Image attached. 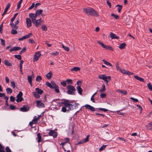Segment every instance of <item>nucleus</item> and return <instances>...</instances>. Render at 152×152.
<instances>
[{"label": "nucleus", "instance_id": "obj_42", "mask_svg": "<svg viewBox=\"0 0 152 152\" xmlns=\"http://www.w3.org/2000/svg\"><path fill=\"white\" fill-rule=\"evenodd\" d=\"M14 56L16 58L20 60H21V56L20 55H14Z\"/></svg>", "mask_w": 152, "mask_h": 152}, {"label": "nucleus", "instance_id": "obj_29", "mask_svg": "<svg viewBox=\"0 0 152 152\" xmlns=\"http://www.w3.org/2000/svg\"><path fill=\"white\" fill-rule=\"evenodd\" d=\"M33 76V75H32L31 76L29 75L28 76V82L31 84V86H32V77Z\"/></svg>", "mask_w": 152, "mask_h": 152}, {"label": "nucleus", "instance_id": "obj_61", "mask_svg": "<svg viewBox=\"0 0 152 152\" xmlns=\"http://www.w3.org/2000/svg\"><path fill=\"white\" fill-rule=\"evenodd\" d=\"M99 109L100 110H102L104 112H107L108 111V110L105 109V108H99Z\"/></svg>", "mask_w": 152, "mask_h": 152}, {"label": "nucleus", "instance_id": "obj_51", "mask_svg": "<svg viewBox=\"0 0 152 152\" xmlns=\"http://www.w3.org/2000/svg\"><path fill=\"white\" fill-rule=\"evenodd\" d=\"M0 152H5L4 147L1 144H0Z\"/></svg>", "mask_w": 152, "mask_h": 152}, {"label": "nucleus", "instance_id": "obj_11", "mask_svg": "<svg viewBox=\"0 0 152 152\" xmlns=\"http://www.w3.org/2000/svg\"><path fill=\"white\" fill-rule=\"evenodd\" d=\"M39 119V116L38 117H36V116H35L34 118L31 122L29 123V125L32 126L33 124H36L37 123V121Z\"/></svg>", "mask_w": 152, "mask_h": 152}, {"label": "nucleus", "instance_id": "obj_53", "mask_svg": "<svg viewBox=\"0 0 152 152\" xmlns=\"http://www.w3.org/2000/svg\"><path fill=\"white\" fill-rule=\"evenodd\" d=\"M66 107H65V106H64V107H63L62 108L61 110L63 112H66L67 110L66 109Z\"/></svg>", "mask_w": 152, "mask_h": 152}, {"label": "nucleus", "instance_id": "obj_55", "mask_svg": "<svg viewBox=\"0 0 152 152\" xmlns=\"http://www.w3.org/2000/svg\"><path fill=\"white\" fill-rule=\"evenodd\" d=\"M10 101L12 102H14L15 101V99L14 97L11 96L10 97Z\"/></svg>", "mask_w": 152, "mask_h": 152}, {"label": "nucleus", "instance_id": "obj_62", "mask_svg": "<svg viewBox=\"0 0 152 152\" xmlns=\"http://www.w3.org/2000/svg\"><path fill=\"white\" fill-rule=\"evenodd\" d=\"M10 108L11 110H13L15 109V107L12 105H10Z\"/></svg>", "mask_w": 152, "mask_h": 152}, {"label": "nucleus", "instance_id": "obj_3", "mask_svg": "<svg viewBox=\"0 0 152 152\" xmlns=\"http://www.w3.org/2000/svg\"><path fill=\"white\" fill-rule=\"evenodd\" d=\"M67 88L68 90L67 91L68 94L72 95L75 94L74 92L76 91V89L74 86L71 85H68Z\"/></svg>", "mask_w": 152, "mask_h": 152}, {"label": "nucleus", "instance_id": "obj_57", "mask_svg": "<svg viewBox=\"0 0 152 152\" xmlns=\"http://www.w3.org/2000/svg\"><path fill=\"white\" fill-rule=\"evenodd\" d=\"M11 86L13 88H14L15 87V84L14 82L12 81L11 82Z\"/></svg>", "mask_w": 152, "mask_h": 152}, {"label": "nucleus", "instance_id": "obj_54", "mask_svg": "<svg viewBox=\"0 0 152 152\" xmlns=\"http://www.w3.org/2000/svg\"><path fill=\"white\" fill-rule=\"evenodd\" d=\"M106 146H107V145H103L99 148V151H102V150H104Z\"/></svg>", "mask_w": 152, "mask_h": 152}, {"label": "nucleus", "instance_id": "obj_49", "mask_svg": "<svg viewBox=\"0 0 152 152\" xmlns=\"http://www.w3.org/2000/svg\"><path fill=\"white\" fill-rule=\"evenodd\" d=\"M97 94L96 92L93 95L91 96V101H92V102H95L94 99V96Z\"/></svg>", "mask_w": 152, "mask_h": 152}, {"label": "nucleus", "instance_id": "obj_35", "mask_svg": "<svg viewBox=\"0 0 152 152\" xmlns=\"http://www.w3.org/2000/svg\"><path fill=\"white\" fill-rule=\"evenodd\" d=\"M10 3H8L7 5H6V7L5 8L4 10V12L6 13L8 10V9L10 8Z\"/></svg>", "mask_w": 152, "mask_h": 152}, {"label": "nucleus", "instance_id": "obj_23", "mask_svg": "<svg viewBox=\"0 0 152 152\" xmlns=\"http://www.w3.org/2000/svg\"><path fill=\"white\" fill-rule=\"evenodd\" d=\"M52 72L51 71H50L46 75V77L47 79L49 80L53 76Z\"/></svg>", "mask_w": 152, "mask_h": 152}, {"label": "nucleus", "instance_id": "obj_9", "mask_svg": "<svg viewBox=\"0 0 152 152\" xmlns=\"http://www.w3.org/2000/svg\"><path fill=\"white\" fill-rule=\"evenodd\" d=\"M41 55V54L40 51L36 52L34 56L33 61L35 62L38 60Z\"/></svg>", "mask_w": 152, "mask_h": 152}, {"label": "nucleus", "instance_id": "obj_31", "mask_svg": "<svg viewBox=\"0 0 152 152\" xmlns=\"http://www.w3.org/2000/svg\"><path fill=\"white\" fill-rule=\"evenodd\" d=\"M46 85L47 86L50 88L52 89L53 88V85H52L51 83H50L47 82L46 83Z\"/></svg>", "mask_w": 152, "mask_h": 152}, {"label": "nucleus", "instance_id": "obj_6", "mask_svg": "<svg viewBox=\"0 0 152 152\" xmlns=\"http://www.w3.org/2000/svg\"><path fill=\"white\" fill-rule=\"evenodd\" d=\"M97 42L100 45H101L103 48L105 49L106 50H110L111 51H113V49L112 47L110 45H104L102 42L98 41Z\"/></svg>", "mask_w": 152, "mask_h": 152}, {"label": "nucleus", "instance_id": "obj_22", "mask_svg": "<svg viewBox=\"0 0 152 152\" xmlns=\"http://www.w3.org/2000/svg\"><path fill=\"white\" fill-rule=\"evenodd\" d=\"M134 77L135 79L138 80L141 82H144V80L141 77H140L139 76L136 75L134 76Z\"/></svg>", "mask_w": 152, "mask_h": 152}, {"label": "nucleus", "instance_id": "obj_50", "mask_svg": "<svg viewBox=\"0 0 152 152\" xmlns=\"http://www.w3.org/2000/svg\"><path fill=\"white\" fill-rule=\"evenodd\" d=\"M4 98L6 100V103H5L6 105L7 106H8L9 104H8L7 100H8V99H9V97L8 96H4Z\"/></svg>", "mask_w": 152, "mask_h": 152}, {"label": "nucleus", "instance_id": "obj_25", "mask_svg": "<svg viewBox=\"0 0 152 152\" xmlns=\"http://www.w3.org/2000/svg\"><path fill=\"white\" fill-rule=\"evenodd\" d=\"M42 12L43 10L41 9H39L37 10L36 11L35 13L37 16H39L40 14L42 16Z\"/></svg>", "mask_w": 152, "mask_h": 152}, {"label": "nucleus", "instance_id": "obj_14", "mask_svg": "<svg viewBox=\"0 0 152 152\" xmlns=\"http://www.w3.org/2000/svg\"><path fill=\"white\" fill-rule=\"evenodd\" d=\"M110 37L111 39H118L119 38V37L117 36L116 35L112 32H110L109 34Z\"/></svg>", "mask_w": 152, "mask_h": 152}, {"label": "nucleus", "instance_id": "obj_40", "mask_svg": "<svg viewBox=\"0 0 152 152\" xmlns=\"http://www.w3.org/2000/svg\"><path fill=\"white\" fill-rule=\"evenodd\" d=\"M23 2V0H20L18 2V3L17 4V9L19 10L21 7V4Z\"/></svg>", "mask_w": 152, "mask_h": 152}, {"label": "nucleus", "instance_id": "obj_43", "mask_svg": "<svg viewBox=\"0 0 152 152\" xmlns=\"http://www.w3.org/2000/svg\"><path fill=\"white\" fill-rule=\"evenodd\" d=\"M11 33L12 34H16L17 33V31L16 30V29H13L12 30Z\"/></svg>", "mask_w": 152, "mask_h": 152}, {"label": "nucleus", "instance_id": "obj_12", "mask_svg": "<svg viewBox=\"0 0 152 152\" xmlns=\"http://www.w3.org/2000/svg\"><path fill=\"white\" fill-rule=\"evenodd\" d=\"M29 110V107L26 105H24L23 107H21L20 109V110L21 111L26 112Z\"/></svg>", "mask_w": 152, "mask_h": 152}, {"label": "nucleus", "instance_id": "obj_21", "mask_svg": "<svg viewBox=\"0 0 152 152\" xmlns=\"http://www.w3.org/2000/svg\"><path fill=\"white\" fill-rule=\"evenodd\" d=\"M126 44L124 42L121 44L118 47L121 50L124 49L126 47Z\"/></svg>", "mask_w": 152, "mask_h": 152}, {"label": "nucleus", "instance_id": "obj_48", "mask_svg": "<svg viewBox=\"0 0 152 152\" xmlns=\"http://www.w3.org/2000/svg\"><path fill=\"white\" fill-rule=\"evenodd\" d=\"M66 81L68 84H72L73 83L72 80L71 79H67Z\"/></svg>", "mask_w": 152, "mask_h": 152}, {"label": "nucleus", "instance_id": "obj_63", "mask_svg": "<svg viewBox=\"0 0 152 152\" xmlns=\"http://www.w3.org/2000/svg\"><path fill=\"white\" fill-rule=\"evenodd\" d=\"M6 152H11V150L8 147L6 148Z\"/></svg>", "mask_w": 152, "mask_h": 152}, {"label": "nucleus", "instance_id": "obj_36", "mask_svg": "<svg viewBox=\"0 0 152 152\" xmlns=\"http://www.w3.org/2000/svg\"><path fill=\"white\" fill-rule=\"evenodd\" d=\"M102 61L104 63V64L106 65H108L109 66H112V65L109 62L107 61H106V60L104 59H103Z\"/></svg>", "mask_w": 152, "mask_h": 152}, {"label": "nucleus", "instance_id": "obj_32", "mask_svg": "<svg viewBox=\"0 0 152 152\" xmlns=\"http://www.w3.org/2000/svg\"><path fill=\"white\" fill-rule=\"evenodd\" d=\"M37 139H38L37 141L39 143L41 141V136L40 134L39 133H38L37 134Z\"/></svg>", "mask_w": 152, "mask_h": 152}, {"label": "nucleus", "instance_id": "obj_34", "mask_svg": "<svg viewBox=\"0 0 152 152\" xmlns=\"http://www.w3.org/2000/svg\"><path fill=\"white\" fill-rule=\"evenodd\" d=\"M41 28L42 30L45 31H46L47 30V27L44 24L42 25V26L41 27Z\"/></svg>", "mask_w": 152, "mask_h": 152}, {"label": "nucleus", "instance_id": "obj_28", "mask_svg": "<svg viewBox=\"0 0 152 152\" xmlns=\"http://www.w3.org/2000/svg\"><path fill=\"white\" fill-rule=\"evenodd\" d=\"M77 90L79 94L80 95H81L82 94V92L83 91V89L81 88L80 86H78L77 87Z\"/></svg>", "mask_w": 152, "mask_h": 152}, {"label": "nucleus", "instance_id": "obj_38", "mask_svg": "<svg viewBox=\"0 0 152 152\" xmlns=\"http://www.w3.org/2000/svg\"><path fill=\"white\" fill-rule=\"evenodd\" d=\"M89 135H88L84 139L82 140L83 141V142L85 143L87 142H88L89 140Z\"/></svg>", "mask_w": 152, "mask_h": 152}, {"label": "nucleus", "instance_id": "obj_60", "mask_svg": "<svg viewBox=\"0 0 152 152\" xmlns=\"http://www.w3.org/2000/svg\"><path fill=\"white\" fill-rule=\"evenodd\" d=\"M0 40L1 42V45L3 46L5 45V43L4 40L2 39H1Z\"/></svg>", "mask_w": 152, "mask_h": 152}, {"label": "nucleus", "instance_id": "obj_18", "mask_svg": "<svg viewBox=\"0 0 152 152\" xmlns=\"http://www.w3.org/2000/svg\"><path fill=\"white\" fill-rule=\"evenodd\" d=\"M49 134L50 136H52L56 138L57 136V133L54 130H50L49 133Z\"/></svg>", "mask_w": 152, "mask_h": 152}, {"label": "nucleus", "instance_id": "obj_10", "mask_svg": "<svg viewBox=\"0 0 152 152\" xmlns=\"http://www.w3.org/2000/svg\"><path fill=\"white\" fill-rule=\"evenodd\" d=\"M51 83L53 85V88L54 89L56 93H59L60 92L59 87L53 81H51Z\"/></svg>", "mask_w": 152, "mask_h": 152}, {"label": "nucleus", "instance_id": "obj_27", "mask_svg": "<svg viewBox=\"0 0 152 152\" xmlns=\"http://www.w3.org/2000/svg\"><path fill=\"white\" fill-rule=\"evenodd\" d=\"M4 64L7 66H12V63H10V62L7 60H4Z\"/></svg>", "mask_w": 152, "mask_h": 152}, {"label": "nucleus", "instance_id": "obj_59", "mask_svg": "<svg viewBox=\"0 0 152 152\" xmlns=\"http://www.w3.org/2000/svg\"><path fill=\"white\" fill-rule=\"evenodd\" d=\"M100 96L102 98H104L106 96V94L104 93L101 94L100 95Z\"/></svg>", "mask_w": 152, "mask_h": 152}, {"label": "nucleus", "instance_id": "obj_44", "mask_svg": "<svg viewBox=\"0 0 152 152\" xmlns=\"http://www.w3.org/2000/svg\"><path fill=\"white\" fill-rule=\"evenodd\" d=\"M147 126L149 128V130H152V121L149 123Z\"/></svg>", "mask_w": 152, "mask_h": 152}, {"label": "nucleus", "instance_id": "obj_15", "mask_svg": "<svg viewBox=\"0 0 152 152\" xmlns=\"http://www.w3.org/2000/svg\"><path fill=\"white\" fill-rule=\"evenodd\" d=\"M26 23L27 24V28H29L31 26V21L30 18H28L26 19Z\"/></svg>", "mask_w": 152, "mask_h": 152}, {"label": "nucleus", "instance_id": "obj_20", "mask_svg": "<svg viewBox=\"0 0 152 152\" xmlns=\"http://www.w3.org/2000/svg\"><path fill=\"white\" fill-rule=\"evenodd\" d=\"M21 49V48L20 47H14L11 49H10L9 51L10 52H12L13 51H15L17 50H19Z\"/></svg>", "mask_w": 152, "mask_h": 152}, {"label": "nucleus", "instance_id": "obj_52", "mask_svg": "<svg viewBox=\"0 0 152 152\" xmlns=\"http://www.w3.org/2000/svg\"><path fill=\"white\" fill-rule=\"evenodd\" d=\"M66 81H63L61 82V84L64 87H65L66 86Z\"/></svg>", "mask_w": 152, "mask_h": 152}, {"label": "nucleus", "instance_id": "obj_46", "mask_svg": "<svg viewBox=\"0 0 152 152\" xmlns=\"http://www.w3.org/2000/svg\"><path fill=\"white\" fill-rule=\"evenodd\" d=\"M111 16L114 17L115 19H118L119 18V16L115 14L114 13L111 14Z\"/></svg>", "mask_w": 152, "mask_h": 152}, {"label": "nucleus", "instance_id": "obj_41", "mask_svg": "<svg viewBox=\"0 0 152 152\" xmlns=\"http://www.w3.org/2000/svg\"><path fill=\"white\" fill-rule=\"evenodd\" d=\"M42 80V77L41 76H37L36 78V81L37 82H40Z\"/></svg>", "mask_w": 152, "mask_h": 152}, {"label": "nucleus", "instance_id": "obj_39", "mask_svg": "<svg viewBox=\"0 0 152 152\" xmlns=\"http://www.w3.org/2000/svg\"><path fill=\"white\" fill-rule=\"evenodd\" d=\"M105 90V86L104 84H103L102 85V87L101 89L100 90V92H104Z\"/></svg>", "mask_w": 152, "mask_h": 152}, {"label": "nucleus", "instance_id": "obj_1", "mask_svg": "<svg viewBox=\"0 0 152 152\" xmlns=\"http://www.w3.org/2000/svg\"><path fill=\"white\" fill-rule=\"evenodd\" d=\"M83 12L88 15L96 17L99 16L97 12L92 8L88 7L83 8Z\"/></svg>", "mask_w": 152, "mask_h": 152}, {"label": "nucleus", "instance_id": "obj_2", "mask_svg": "<svg viewBox=\"0 0 152 152\" xmlns=\"http://www.w3.org/2000/svg\"><path fill=\"white\" fill-rule=\"evenodd\" d=\"M98 77L99 79L102 80L106 82L107 85H108V83L111 80V77L110 76H106L104 74L99 75Z\"/></svg>", "mask_w": 152, "mask_h": 152}, {"label": "nucleus", "instance_id": "obj_45", "mask_svg": "<svg viewBox=\"0 0 152 152\" xmlns=\"http://www.w3.org/2000/svg\"><path fill=\"white\" fill-rule=\"evenodd\" d=\"M62 46L64 49L66 51H68L69 50V48L68 47L65 46L63 45H62Z\"/></svg>", "mask_w": 152, "mask_h": 152}, {"label": "nucleus", "instance_id": "obj_47", "mask_svg": "<svg viewBox=\"0 0 152 152\" xmlns=\"http://www.w3.org/2000/svg\"><path fill=\"white\" fill-rule=\"evenodd\" d=\"M147 86L149 89L152 91V85H151V84L150 83H148L147 84Z\"/></svg>", "mask_w": 152, "mask_h": 152}, {"label": "nucleus", "instance_id": "obj_24", "mask_svg": "<svg viewBox=\"0 0 152 152\" xmlns=\"http://www.w3.org/2000/svg\"><path fill=\"white\" fill-rule=\"evenodd\" d=\"M116 91L117 92H119L124 95H126L127 94V92L126 91L123 90L118 89Z\"/></svg>", "mask_w": 152, "mask_h": 152}, {"label": "nucleus", "instance_id": "obj_19", "mask_svg": "<svg viewBox=\"0 0 152 152\" xmlns=\"http://www.w3.org/2000/svg\"><path fill=\"white\" fill-rule=\"evenodd\" d=\"M37 103V106L39 107H44V104L41 102V101L39 100L36 102Z\"/></svg>", "mask_w": 152, "mask_h": 152}, {"label": "nucleus", "instance_id": "obj_64", "mask_svg": "<svg viewBox=\"0 0 152 152\" xmlns=\"http://www.w3.org/2000/svg\"><path fill=\"white\" fill-rule=\"evenodd\" d=\"M29 42L31 44H34L35 43V41L34 40L31 39H29Z\"/></svg>", "mask_w": 152, "mask_h": 152}, {"label": "nucleus", "instance_id": "obj_4", "mask_svg": "<svg viewBox=\"0 0 152 152\" xmlns=\"http://www.w3.org/2000/svg\"><path fill=\"white\" fill-rule=\"evenodd\" d=\"M35 91L33 92V95L36 98H39L40 97L39 95L41 94L43 91L39 88H36L35 89Z\"/></svg>", "mask_w": 152, "mask_h": 152}, {"label": "nucleus", "instance_id": "obj_30", "mask_svg": "<svg viewBox=\"0 0 152 152\" xmlns=\"http://www.w3.org/2000/svg\"><path fill=\"white\" fill-rule=\"evenodd\" d=\"M80 68L79 67L76 66L73 67L72 69H71V71H75V72H77L78 71L80 70Z\"/></svg>", "mask_w": 152, "mask_h": 152}, {"label": "nucleus", "instance_id": "obj_26", "mask_svg": "<svg viewBox=\"0 0 152 152\" xmlns=\"http://www.w3.org/2000/svg\"><path fill=\"white\" fill-rule=\"evenodd\" d=\"M10 25L11 26V27L13 29H17L18 28V27L15 24H14L13 23H10Z\"/></svg>", "mask_w": 152, "mask_h": 152}, {"label": "nucleus", "instance_id": "obj_16", "mask_svg": "<svg viewBox=\"0 0 152 152\" xmlns=\"http://www.w3.org/2000/svg\"><path fill=\"white\" fill-rule=\"evenodd\" d=\"M32 34L31 33H29L28 35H25L23 37H22L19 38L18 39V40L19 41H21L23 39H26L28 38L31 37L32 36Z\"/></svg>", "mask_w": 152, "mask_h": 152}, {"label": "nucleus", "instance_id": "obj_33", "mask_svg": "<svg viewBox=\"0 0 152 152\" xmlns=\"http://www.w3.org/2000/svg\"><path fill=\"white\" fill-rule=\"evenodd\" d=\"M115 7H118V12H120L121 11V10L122 8V6L120 5H117Z\"/></svg>", "mask_w": 152, "mask_h": 152}, {"label": "nucleus", "instance_id": "obj_56", "mask_svg": "<svg viewBox=\"0 0 152 152\" xmlns=\"http://www.w3.org/2000/svg\"><path fill=\"white\" fill-rule=\"evenodd\" d=\"M26 50V48L25 47H24L23 48L22 50H21L20 52V54H21L25 52Z\"/></svg>", "mask_w": 152, "mask_h": 152}, {"label": "nucleus", "instance_id": "obj_7", "mask_svg": "<svg viewBox=\"0 0 152 152\" xmlns=\"http://www.w3.org/2000/svg\"><path fill=\"white\" fill-rule=\"evenodd\" d=\"M33 23L35 26L36 27H37L40 26L42 23H44V21L42 20L41 18H40L38 20L36 19L32 22Z\"/></svg>", "mask_w": 152, "mask_h": 152}, {"label": "nucleus", "instance_id": "obj_37", "mask_svg": "<svg viewBox=\"0 0 152 152\" xmlns=\"http://www.w3.org/2000/svg\"><path fill=\"white\" fill-rule=\"evenodd\" d=\"M6 91L7 94H10L12 92V90L10 88H7L6 89Z\"/></svg>", "mask_w": 152, "mask_h": 152}, {"label": "nucleus", "instance_id": "obj_17", "mask_svg": "<svg viewBox=\"0 0 152 152\" xmlns=\"http://www.w3.org/2000/svg\"><path fill=\"white\" fill-rule=\"evenodd\" d=\"M84 107L87 109H89L92 111H95V108L93 107L88 105L86 104L84 106Z\"/></svg>", "mask_w": 152, "mask_h": 152}, {"label": "nucleus", "instance_id": "obj_58", "mask_svg": "<svg viewBox=\"0 0 152 152\" xmlns=\"http://www.w3.org/2000/svg\"><path fill=\"white\" fill-rule=\"evenodd\" d=\"M130 99L134 102H137L138 101V100L137 99L134 98L133 97H131Z\"/></svg>", "mask_w": 152, "mask_h": 152}, {"label": "nucleus", "instance_id": "obj_13", "mask_svg": "<svg viewBox=\"0 0 152 152\" xmlns=\"http://www.w3.org/2000/svg\"><path fill=\"white\" fill-rule=\"evenodd\" d=\"M29 17L32 20V22L33 21H34L37 18V16L36 14H34L33 13H30L29 14Z\"/></svg>", "mask_w": 152, "mask_h": 152}, {"label": "nucleus", "instance_id": "obj_5", "mask_svg": "<svg viewBox=\"0 0 152 152\" xmlns=\"http://www.w3.org/2000/svg\"><path fill=\"white\" fill-rule=\"evenodd\" d=\"M62 104H64L65 107L68 108L67 111L73 109V105L69 103V101L66 100L63 102L61 103Z\"/></svg>", "mask_w": 152, "mask_h": 152}, {"label": "nucleus", "instance_id": "obj_8", "mask_svg": "<svg viewBox=\"0 0 152 152\" xmlns=\"http://www.w3.org/2000/svg\"><path fill=\"white\" fill-rule=\"evenodd\" d=\"M23 96V93L21 91L19 92L17 96V99H16V101L17 102H20L23 100L22 96Z\"/></svg>", "mask_w": 152, "mask_h": 152}]
</instances>
